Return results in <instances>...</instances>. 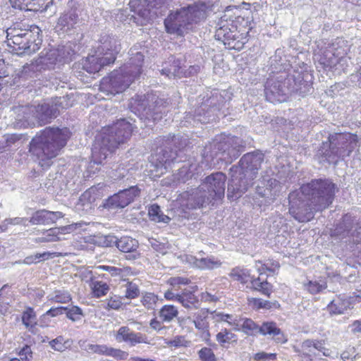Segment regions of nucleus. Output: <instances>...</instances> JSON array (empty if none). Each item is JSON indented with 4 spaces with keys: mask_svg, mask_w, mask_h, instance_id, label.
Returning <instances> with one entry per match:
<instances>
[{
    "mask_svg": "<svg viewBox=\"0 0 361 361\" xmlns=\"http://www.w3.org/2000/svg\"><path fill=\"white\" fill-rule=\"evenodd\" d=\"M336 185L330 180L317 179L300 188L301 195H289L290 214L299 222H307L313 218L314 212L327 208L333 202Z\"/></svg>",
    "mask_w": 361,
    "mask_h": 361,
    "instance_id": "nucleus-1",
    "label": "nucleus"
},
{
    "mask_svg": "<svg viewBox=\"0 0 361 361\" xmlns=\"http://www.w3.org/2000/svg\"><path fill=\"white\" fill-rule=\"evenodd\" d=\"M133 130V124L126 119L118 120L112 126L103 128L96 136L92 146V161L102 164L120 144L130 137Z\"/></svg>",
    "mask_w": 361,
    "mask_h": 361,
    "instance_id": "nucleus-2",
    "label": "nucleus"
},
{
    "mask_svg": "<svg viewBox=\"0 0 361 361\" xmlns=\"http://www.w3.org/2000/svg\"><path fill=\"white\" fill-rule=\"evenodd\" d=\"M70 134L66 128H47L32 138L30 152L37 158L42 167H49L51 159L66 145Z\"/></svg>",
    "mask_w": 361,
    "mask_h": 361,
    "instance_id": "nucleus-3",
    "label": "nucleus"
},
{
    "mask_svg": "<svg viewBox=\"0 0 361 361\" xmlns=\"http://www.w3.org/2000/svg\"><path fill=\"white\" fill-rule=\"evenodd\" d=\"M263 154L261 152H252L245 154L240 160L239 166L233 167V174L228 186V197L239 198L252 185L256 178Z\"/></svg>",
    "mask_w": 361,
    "mask_h": 361,
    "instance_id": "nucleus-4",
    "label": "nucleus"
},
{
    "mask_svg": "<svg viewBox=\"0 0 361 361\" xmlns=\"http://www.w3.org/2000/svg\"><path fill=\"white\" fill-rule=\"evenodd\" d=\"M226 176L221 172L212 173L205 178L197 188L183 194L187 197V207L193 209L214 204L224 197Z\"/></svg>",
    "mask_w": 361,
    "mask_h": 361,
    "instance_id": "nucleus-5",
    "label": "nucleus"
},
{
    "mask_svg": "<svg viewBox=\"0 0 361 361\" xmlns=\"http://www.w3.org/2000/svg\"><path fill=\"white\" fill-rule=\"evenodd\" d=\"M129 62L120 71H114L108 78L102 79L100 89L107 94H116L126 90L141 73L144 56L141 52L130 49Z\"/></svg>",
    "mask_w": 361,
    "mask_h": 361,
    "instance_id": "nucleus-6",
    "label": "nucleus"
},
{
    "mask_svg": "<svg viewBox=\"0 0 361 361\" xmlns=\"http://www.w3.org/2000/svg\"><path fill=\"white\" fill-rule=\"evenodd\" d=\"M207 11V6L204 3L197 2L171 12L164 20L166 32L183 35L194 25L206 19Z\"/></svg>",
    "mask_w": 361,
    "mask_h": 361,
    "instance_id": "nucleus-7",
    "label": "nucleus"
},
{
    "mask_svg": "<svg viewBox=\"0 0 361 361\" xmlns=\"http://www.w3.org/2000/svg\"><path fill=\"white\" fill-rule=\"evenodd\" d=\"M68 106L66 98L60 97L56 100L54 105L44 103L37 106H18L14 107L13 111L16 114V120L27 127L49 123L59 114L60 108L63 109Z\"/></svg>",
    "mask_w": 361,
    "mask_h": 361,
    "instance_id": "nucleus-8",
    "label": "nucleus"
},
{
    "mask_svg": "<svg viewBox=\"0 0 361 361\" xmlns=\"http://www.w3.org/2000/svg\"><path fill=\"white\" fill-rule=\"evenodd\" d=\"M41 29L31 25L28 28L10 27L6 30L8 46L17 54H32L39 49L42 39Z\"/></svg>",
    "mask_w": 361,
    "mask_h": 361,
    "instance_id": "nucleus-9",
    "label": "nucleus"
},
{
    "mask_svg": "<svg viewBox=\"0 0 361 361\" xmlns=\"http://www.w3.org/2000/svg\"><path fill=\"white\" fill-rule=\"evenodd\" d=\"M120 51V44L116 39L107 35H102L94 54L89 56L84 69L90 73L99 72L105 66L113 63Z\"/></svg>",
    "mask_w": 361,
    "mask_h": 361,
    "instance_id": "nucleus-10",
    "label": "nucleus"
},
{
    "mask_svg": "<svg viewBox=\"0 0 361 361\" xmlns=\"http://www.w3.org/2000/svg\"><path fill=\"white\" fill-rule=\"evenodd\" d=\"M329 144H324L321 154L329 163L348 157L357 147V136L351 133H336L329 137Z\"/></svg>",
    "mask_w": 361,
    "mask_h": 361,
    "instance_id": "nucleus-11",
    "label": "nucleus"
},
{
    "mask_svg": "<svg viewBox=\"0 0 361 361\" xmlns=\"http://www.w3.org/2000/svg\"><path fill=\"white\" fill-rule=\"evenodd\" d=\"M215 37L229 49L240 50L247 41V37L237 30L233 20L226 13L217 23Z\"/></svg>",
    "mask_w": 361,
    "mask_h": 361,
    "instance_id": "nucleus-12",
    "label": "nucleus"
},
{
    "mask_svg": "<svg viewBox=\"0 0 361 361\" xmlns=\"http://www.w3.org/2000/svg\"><path fill=\"white\" fill-rule=\"evenodd\" d=\"M163 101L159 99L156 94L152 93L145 95H135L130 99V107L135 114H138L142 119L143 117L147 119H158V113Z\"/></svg>",
    "mask_w": 361,
    "mask_h": 361,
    "instance_id": "nucleus-13",
    "label": "nucleus"
},
{
    "mask_svg": "<svg viewBox=\"0 0 361 361\" xmlns=\"http://www.w3.org/2000/svg\"><path fill=\"white\" fill-rule=\"evenodd\" d=\"M229 275L233 280L240 281L241 283L246 284L249 283L250 284V288L260 292L264 295L269 297L272 293V286L267 282L266 279H262L261 276L254 278L247 269L235 267L231 270Z\"/></svg>",
    "mask_w": 361,
    "mask_h": 361,
    "instance_id": "nucleus-14",
    "label": "nucleus"
},
{
    "mask_svg": "<svg viewBox=\"0 0 361 361\" xmlns=\"http://www.w3.org/2000/svg\"><path fill=\"white\" fill-rule=\"evenodd\" d=\"M262 185H257L256 188L257 195L262 199L259 201L255 200V203L259 207L273 203L281 190V185L274 178H269L266 182H262Z\"/></svg>",
    "mask_w": 361,
    "mask_h": 361,
    "instance_id": "nucleus-15",
    "label": "nucleus"
},
{
    "mask_svg": "<svg viewBox=\"0 0 361 361\" xmlns=\"http://www.w3.org/2000/svg\"><path fill=\"white\" fill-rule=\"evenodd\" d=\"M78 345L82 350L87 353H95L100 355L112 357L117 360H126L128 356V353L127 352L104 344H94L88 343L85 340H80L78 342Z\"/></svg>",
    "mask_w": 361,
    "mask_h": 361,
    "instance_id": "nucleus-16",
    "label": "nucleus"
},
{
    "mask_svg": "<svg viewBox=\"0 0 361 361\" xmlns=\"http://www.w3.org/2000/svg\"><path fill=\"white\" fill-rule=\"evenodd\" d=\"M140 194L137 186L119 191L107 200V206L112 208H124L132 202Z\"/></svg>",
    "mask_w": 361,
    "mask_h": 361,
    "instance_id": "nucleus-17",
    "label": "nucleus"
},
{
    "mask_svg": "<svg viewBox=\"0 0 361 361\" xmlns=\"http://www.w3.org/2000/svg\"><path fill=\"white\" fill-rule=\"evenodd\" d=\"M115 338L118 343L125 342L130 346H135L137 344H149L147 336L140 332L132 331L128 326H121L115 334Z\"/></svg>",
    "mask_w": 361,
    "mask_h": 361,
    "instance_id": "nucleus-18",
    "label": "nucleus"
},
{
    "mask_svg": "<svg viewBox=\"0 0 361 361\" xmlns=\"http://www.w3.org/2000/svg\"><path fill=\"white\" fill-rule=\"evenodd\" d=\"M66 58L63 47L43 50L37 59V66L42 68H53L58 62H61Z\"/></svg>",
    "mask_w": 361,
    "mask_h": 361,
    "instance_id": "nucleus-19",
    "label": "nucleus"
},
{
    "mask_svg": "<svg viewBox=\"0 0 361 361\" xmlns=\"http://www.w3.org/2000/svg\"><path fill=\"white\" fill-rule=\"evenodd\" d=\"M241 140L238 137H228L224 142L215 145V147L222 151L223 158L236 159L240 155Z\"/></svg>",
    "mask_w": 361,
    "mask_h": 361,
    "instance_id": "nucleus-20",
    "label": "nucleus"
},
{
    "mask_svg": "<svg viewBox=\"0 0 361 361\" xmlns=\"http://www.w3.org/2000/svg\"><path fill=\"white\" fill-rule=\"evenodd\" d=\"M79 16L76 10H70L62 13L58 19L56 29L63 32H68L76 27Z\"/></svg>",
    "mask_w": 361,
    "mask_h": 361,
    "instance_id": "nucleus-21",
    "label": "nucleus"
},
{
    "mask_svg": "<svg viewBox=\"0 0 361 361\" xmlns=\"http://www.w3.org/2000/svg\"><path fill=\"white\" fill-rule=\"evenodd\" d=\"M159 16H161V11L154 10L149 6L147 4L146 7L142 5L136 13V15H133L130 17V20L136 23L137 25H145Z\"/></svg>",
    "mask_w": 361,
    "mask_h": 361,
    "instance_id": "nucleus-22",
    "label": "nucleus"
},
{
    "mask_svg": "<svg viewBox=\"0 0 361 361\" xmlns=\"http://www.w3.org/2000/svg\"><path fill=\"white\" fill-rule=\"evenodd\" d=\"M63 217L61 212H50L45 209L39 210L35 212L30 219L33 225H49L56 222L59 219Z\"/></svg>",
    "mask_w": 361,
    "mask_h": 361,
    "instance_id": "nucleus-23",
    "label": "nucleus"
},
{
    "mask_svg": "<svg viewBox=\"0 0 361 361\" xmlns=\"http://www.w3.org/2000/svg\"><path fill=\"white\" fill-rule=\"evenodd\" d=\"M258 334L270 336L279 343H285L288 341L286 336L274 322H263L261 326H259Z\"/></svg>",
    "mask_w": 361,
    "mask_h": 361,
    "instance_id": "nucleus-24",
    "label": "nucleus"
},
{
    "mask_svg": "<svg viewBox=\"0 0 361 361\" xmlns=\"http://www.w3.org/2000/svg\"><path fill=\"white\" fill-rule=\"evenodd\" d=\"M95 274L94 271L90 272V287L94 297L101 298L108 293L109 286L106 283L99 281Z\"/></svg>",
    "mask_w": 361,
    "mask_h": 361,
    "instance_id": "nucleus-25",
    "label": "nucleus"
},
{
    "mask_svg": "<svg viewBox=\"0 0 361 361\" xmlns=\"http://www.w3.org/2000/svg\"><path fill=\"white\" fill-rule=\"evenodd\" d=\"M207 316L208 312L207 311L201 310L196 314L195 318L193 320H192L190 317L187 318H178V322L180 325H182L186 321H190L195 324L196 329L202 332H205L209 327Z\"/></svg>",
    "mask_w": 361,
    "mask_h": 361,
    "instance_id": "nucleus-26",
    "label": "nucleus"
},
{
    "mask_svg": "<svg viewBox=\"0 0 361 361\" xmlns=\"http://www.w3.org/2000/svg\"><path fill=\"white\" fill-rule=\"evenodd\" d=\"M235 324V331H243L248 335H255L258 334L259 325L250 319L239 317L238 322Z\"/></svg>",
    "mask_w": 361,
    "mask_h": 361,
    "instance_id": "nucleus-27",
    "label": "nucleus"
},
{
    "mask_svg": "<svg viewBox=\"0 0 361 361\" xmlns=\"http://www.w3.org/2000/svg\"><path fill=\"white\" fill-rule=\"evenodd\" d=\"M116 247L123 252H133L138 247V243L135 239L124 236L115 240Z\"/></svg>",
    "mask_w": 361,
    "mask_h": 361,
    "instance_id": "nucleus-28",
    "label": "nucleus"
},
{
    "mask_svg": "<svg viewBox=\"0 0 361 361\" xmlns=\"http://www.w3.org/2000/svg\"><path fill=\"white\" fill-rule=\"evenodd\" d=\"M178 310L176 307L172 305H164L158 312V316L161 322L169 323L178 317Z\"/></svg>",
    "mask_w": 361,
    "mask_h": 361,
    "instance_id": "nucleus-29",
    "label": "nucleus"
},
{
    "mask_svg": "<svg viewBox=\"0 0 361 361\" xmlns=\"http://www.w3.org/2000/svg\"><path fill=\"white\" fill-rule=\"evenodd\" d=\"M350 305L348 300L338 298L332 300L327 307L331 314H341L350 308Z\"/></svg>",
    "mask_w": 361,
    "mask_h": 361,
    "instance_id": "nucleus-30",
    "label": "nucleus"
},
{
    "mask_svg": "<svg viewBox=\"0 0 361 361\" xmlns=\"http://www.w3.org/2000/svg\"><path fill=\"white\" fill-rule=\"evenodd\" d=\"M99 193L98 192L97 188L95 186L91 187L85 191L80 197V203L85 206L90 207L92 203L94 202L95 200L99 197Z\"/></svg>",
    "mask_w": 361,
    "mask_h": 361,
    "instance_id": "nucleus-31",
    "label": "nucleus"
},
{
    "mask_svg": "<svg viewBox=\"0 0 361 361\" xmlns=\"http://www.w3.org/2000/svg\"><path fill=\"white\" fill-rule=\"evenodd\" d=\"M178 302L188 309L197 308L198 299L190 291H183L180 293Z\"/></svg>",
    "mask_w": 361,
    "mask_h": 361,
    "instance_id": "nucleus-32",
    "label": "nucleus"
},
{
    "mask_svg": "<svg viewBox=\"0 0 361 361\" xmlns=\"http://www.w3.org/2000/svg\"><path fill=\"white\" fill-rule=\"evenodd\" d=\"M305 289L311 294H317L327 288L326 281L324 279L310 280L304 284Z\"/></svg>",
    "mask_w": 361,
    "mask_h": 361,
    "instance_id": "nucleus-33",
    "label": "nucleus"
},
{
    "mask_svg": "<svg viewBox=\"0 0 361 361\" xmlns=\"http://www.w3.org/2000/svg\"><path fill=\"white\" fill-rule=\"evenodd\" d=\"M148 214L151 220L155 222L169 223L171 219L161 212L159 206L157 204H152L149 208Z\"/></svg>",
    "mask_w": 361,
    "mask_h": 361,
    "instance_id": "nucleus-34",
    "label": "nucleus"
},
{
    "mask_svg": "<svg viewBox=\"0 0 361 361\" xmlns=\"http://www.w3.org/2000/svg\"><path fill=\"white\" fill-rule=\"evenodd\" d=\"M58 256H59V254H57L56 252H44L43 253H37L25 257L23 260V263L26 264H31Z\"/></svg>",
    "mask_w": 361,
    "mask_h": 361,
    "instance_id": "nucleus-35",
    "label": "nucleus"
},
{
    "mask_svg": "<svg viewBox=\"0 0 361 361\" xmlns=\"http://www.w3.org/2000/svg\"><path fill=\"white\" fill-rule=\"evenodd\" d=\"M216 338L221 345H224L226 343H235L238 340L237 336L226 329H221V331L216 334Z\"/></svg>",
    "mask_w": 361,
    "mask_h": 361,
    "instance_id": "nucleus-36",
    "label": "nucleus"
},
{
    "mask_svg": "<svg viewBox=\"0 0 361 361\" xmlns=\"http://www.w3.org/2000/svg\"><path fill=\"white\" fill-rule=\"evenodd\" d=\"M49 301L59 303H67L71 300V296L68 291L55 290L47 296Z\"/></svg>",
    "mask_w": 361,
    "mask_h": 361,
    "instance_id": "nucleus-37",
    "label": "nucleus"
},
{
    "mask_svg": "<svg viewBox=\"0 0 361 361\" xmlns=\"http://www.w3.org/2000/svg\"><path fill=\"white\" fill-rule=\"evenodd\" d=\"M196 169L195 164H185L178 171V180L181 182H185L189 178H192L195 176L194 170Z\"/></svg>",
    "mask_w": 361,
    "mask_h": 361,
    "instance_id": "nucleus-38",
    "label": "nucleus"
},
{
    "mask_svg": "<svg viewBox=\"0 0 361 361\" xmlns=\"http://www.w3.org/2000/svg\"><path fill=\"white\" fill-rule=\"evenodd\" d=\"M248 304L249 305L252 306L253 308L259 310V309H265V310H269L273 306H276V302H271L268 300H264L260 298H248Z\"/></svg>",
    "mask_w": 361,
    "mask_h": 361,
    "instance_id": "nucleus-39",
    "label": "nucleus"
},
{
    "mask_svg": "<svg viewBox=\"0 0 361 361\" xmlns=\"http://www.w3.org/2000/svg\"><path fill=\"white\" fill-rule=\"evenodd\" d=\"M22 321L23 324L29 328H32L36 324V314L33 309L27 307L23 313Z\"/></svg>",
    "mask_w": 361,
    "mask_h": 361,
    "instance_id": "nucleus-40",
    "label": "nucleus"
},
{
    "mask_svg": "<svg viewBox=\"0 0 361 361\" xmlns=\"http://www.w3.org/2000/svg\"><path fill=\"white\" fill-rule=\"evenodd\" d=\"M221 264V261L214 258V257L201 258L200 259L199 262V269H213L219 267Z\"/></svg>",
    "mask_w": 361,
    "mask_h": 361,
    "instance_id": "nucleus-41",
    "label": "nucleus"
},
{
    "mask_svg": "<svg viewBox=\"0 0 361 361\" xmlns=\"http://www.w3.org/2000/svg\"><path fill=\"white\" fill-rule=\"evenodd\" d=\"M158 300V297L152 293H145L141 298L142 305L147 310L154 309Z\"/></svg>",
    "mask_w": 361,
    "mask_h": 361,
    "instance_id": "nucleus-42",
    "label": "nucleus"
},
{
    "mask_svg": "<svg viewBox=\"0 0 361 361\" xmlns=\"http://www.w3.org/2000/svg\"><path fill=\"white\" fill-rule=\"evenodd\" d=\"M124 286L126 298L135 299L139 296L140 292L137 284L133 281H127Z\"/></svg>",
    "mask_w": 361,
    "mask_h": 361,
    "instance_id": "nucleus-43",
    "label": "nucleus"
},
{
    "mask_svg": "<svg viewBox=\"0 0 361 361\" xmlns=\"http://www.w3.org/2000/svg\"><path fill=\"white\" fill-rule=\"evenodd\" d=\"M66 239L59 235L57 228H51L47 230L45 235L39 238V242H56Z\"/></svg>",
    "mask_w": 361,
    "mask_h": 361,
    "instance_id": "nucleus-44",
    "label": "nucleus"
},
{
    "mask_svg": "<svg viewBox=\"0 0 361 361\" xmlns=\"http://www.w3.org/2000/svg\"><path fill=\"white\" fill-rule=\"evenodd\" d=\"M104 270L108 271L112 276H123L126 269H121L116 267L101 265L95 268L94 274H98V271Z\"/></svg>",
    "mask_w": 361,
    "mask_h": 361,
    "instance_id": "nucleus-45",
    "label": "nucleus"
},
{
    "mask_svg": "<svg viewBox=\"0 0 361 361\" xmlns=\"http://www.w3.org/2000/svg\"><path fill=\"white\" fill-rule=\"evenodd\" d=\"M68 341H66L64 338L61 336L56 337V338L51 340L49 342V345L52 349L56 351L59 352H63L65 351L68 346H67Z\"/></svg>",
    "mask_w": 361,
    "mask_h": 361,
    "instance_id": "nucleus-46",
    "label": "nucleus"
},
{
    "mask_svg": "<svg viewBox=\"0 0 361 361\" xmlns=\"http://www.w3.org/2000/svg\"><path fill=\"white\" fill-rule=\"evenodd\" d=\"M148 6L158 11H161V15L165 11L171 0H147Z\"/></svg>",
    "mask_w": 361,
    "mask_h": 361,
    "instance_id": "nucleus-47",
    "label": "nucleus"
},
{
    "mask_svg": "<svg viewBox=\"0 0 361 361\" xmlns=\"http://www.w3.org/2000/svg\"><path fill=\"white\" fill-rule=\"evenodd\" d=\"M66 311L67 317L73 322L80 320L82 316V311L78 306H73L69 309L67 307Z\"/></svg>",
    "mask_w": 361,
    "mask_h": 361,
    "instance_id": "nucleus-48",
    "label": "nucleus"
},
{
    "mask_svg": "<svg viewBox=\"0 0 361 361\" xmlns=\"http://www.w3.org/2000/svg\"><path fill=\"white\" fill-rule=\"evenodd\" d=\"M198 355L201 361H216V358L213 350L209 348H202L198 352Z\"/></svg>",
    "mask_w": 361,
    "mask_h": 361,
    "instance_id": "nucleus-49",
    "label": "nucleus"
},
{
    "mask_svg": "<svg viewBox=\"0 0 361 361\" xmlns=\"http://www.w3.org/2000/svg\"><path fill=\"white\" fill-rule=\"evenodd\" d=\"M253 358L256 361H274L276 359V354L259 352L254 355Z\"/></svg>",
    "mask_w": 361,
    "mask_h": 361,
    "instance_id": "nucleus-50",
    "label": "nucleus"
},
{
    "mask_svg": "<svg viewBox=\"0 0 361 361\" xmlns=\"http://www.w3.org/2000/svg\"><path fill=\"white\" fill-rule=\"evenodd\" d=\"M314 341L306 340L301 345L302 352L307 355H315Z\"/></svg>",
    "mask_w": 361,
    "mask_h": 361,
    "instance_id": "nucleus-51",
    "label": "nucleus"
},
{
    "mask_svg": "<svg viewBox=\"0 0 361 361\" xmlns=\"http://www.w3.org/2000/svg\"><path fill=\"white\" fill-rule=\"evenodd\" d=\"M190 282V281L189 279L182 276L171 277L168 280V283L173 288L180 285H188Z\"/></svg>",
    "mask_w": 361,
    "mask_h": 361,
    "instance_id": "nucleus-52",
    "label": "nucleus"
},
{
    "mask_svg": "<svg viewBox=\"0 0 361 361\" xmlns=\"http://www.w3.org/2000/svg\"><path fill=\"white\" fill-rule=\"evenodd\" d=\"M220 318V320L227 322L230 326L233 327L234 330H235V322H238L239 319L237 316H233L231 314H220L218 315Z\"/></svg>",
    "mask_w": 361,
    "mask_h": 361,
    "instance_id": "nucleus-53",
    "label": "nucleus"
},
{
    "mask_svg": "<svg viewBox=\"0 0 361 361\" xmlns=\"http://www.w3.org/2000/svg\"><path fill=\"white\" fill-rule=\"evenodd\" d=\"M123 305L121 298L116 295L111 297L107 300V307L113 310H118Z\"/></svg>",
    "mask_w": 361,
    "mask_h": 361,
    "instance_id": "nucleus-54",
    "label": "nucleus"
},
{
    "mask_svg": "<svg viewBox=\"0 0 361 361\" xmlns=\"http://www.w3.org/2000/svg\"><path fill=\"white\" fill-rule=\"evenodd\" d=\"M314 348L315 350H318L322 353L324 356H330L331 351L325 347V342L324 340L322 341H314Z\"/></svg>",
    "mask_w": 361,
    "mask_h": 361,
    "instance_id": "nucleus-55",
    "label": "nucleus"
},
{
    "mask_svg": "<svg viewBox=\"0 0 361 361\" xmlns=\"http://www.w3.org/2000/svg\"><path fill=\"white\" fill-rule=\"evenodd\" d=\"M293 80L295 82V86L293 87V90H298L299 86L303 82L304 78L301 73L295 72V74L289 76L288 80Z\"/></svg>",
    "mask_w": 361,
    "mask_h": 361,
    "instance_id": "nucleus-56",
    "label": "nucleus"
},
{
    "mask_svg": "<svg viewBox=\"0 0 361 361\" xmlns=\"http://www.w3.org/2000/svg\"><path fill=\"white\" fill-rule=\"evenodd\" d=\"M20 360L21 361H30L32 357L31 348L28 345H25L19 353Z\"/></svg>",
    "mask_w": 361,
    "mask_h": 361,
    "instance_id": "nucleus-57",
    "label": "nucleus"
},
{
    "mask_svg": "<svg viewBox=\"0 0 361 361\" xmlns=\"http://www.w3.org/2000/svg\"><path fill=\"white\" fill-rule=\"evenodd\" d=\"M78 224H70L65 226L56 227L59 230V235L68 234L74 232L78 227Z\"/></svg>",
    "mask_w": 361,
    "mask_h": 361,
    "instance_id": "nucleus-58",
    "label": "nucleus"
},
{
    "mask_svg": "<svg viewBox=\"0 0 361 361\" xmlns=\"http://www.w3.org/2000/svg\"><path fill=\"white\" fill-rule=\"evenodd\" d=\"M78 224H70L65 226L56 227L59 230V235L68 234L74 232L78 227Z\"/></svg>",
    "mask_w": 361,
    "mask_h": 361,
    "instance_id": "nucleus-59",
    "label": "nucleus"
},
{
    "mask_svg": "<svg viewBox=\"0 0 361 361\" xmlns=\"http://www.w3.org/2000/svg\"><path fill=\"white\" fill-rule=\"evenodd\" d=\"M67 307H51L46 313L44 314V317L50 316V317H56L63 314V311L66 310Z\"/></svg>",
    "mask_w": 361,
    "mask_h": 361,
    "instance_id": "nucleus-60",
    "label": "nucleus"
},
{
    "mask_svg": "<svg viewBox=\"0 0 361 361\" xmlns=\"http://www.w3.org/2000/svg\"><path fill=\"white\" fill-rule=\"evenodd\" d=\"M183 260L188 264L192 267H195L199 269V262L200 259L196 258L195 257L190 255H185L183 257Z\"/></svg>",
    "mask_w": 361,
    "mask_h": 361,
    "instance_id": "nucleus-61",
    "label": "nucleus"
},
{
    "mask_svg": "<svg viewBox=\"0 0 361 361\" xmlns=\"http://www.w3.org/2000/svg\"><path fill=\"white\" fill-rule=\"evenodd\" d=\"M168 345L173 347H181V346H185L186 341L185 340L184 337L183 336H177L175 337L173 339L169 341Z\"/></svg>",
    "mask_w": 361,
    "mask_h": 361,
    "instance_id": "nucleus-62",
    "label": "nucleus"
},
{
    "mask_svg": "<svg viewBox=\"0 0 361 361\" xmlns=\"http://www.w3.org/2000/svg\"><path fill=\"white\" fill-rule=\"evenodd\" d=\"M176 288H172L171 289L167 290L164 293V298L167 300H172V301H178V298L180 296V293H175Z\"/></svg>",
    "mask_w": 361,
    "mask_h": 361,
    "instance_id": "nucleus-63",
    "label": "nucleus"
},
{
    "mask_svg": "<svg viewBox=\"0 0 361 361\" xmlns=\"http://www.w3.org/2000/svg\"><path fill=\"white\" fill-rule=\"evenodd\" d=\"M339 54H341V53H338L336 56H335V54L331 53V51H326L325 54L326 57L329 56V55H333L334 58L329 57V61H323V63L325 66H330V67L335 66L338 62Z\"/></svg>",
    "mask_w": 361,
    "mask_h": 361,
    "instance_id": "nucleus-64",
    "label": "nucleus"
}]
</instances>
